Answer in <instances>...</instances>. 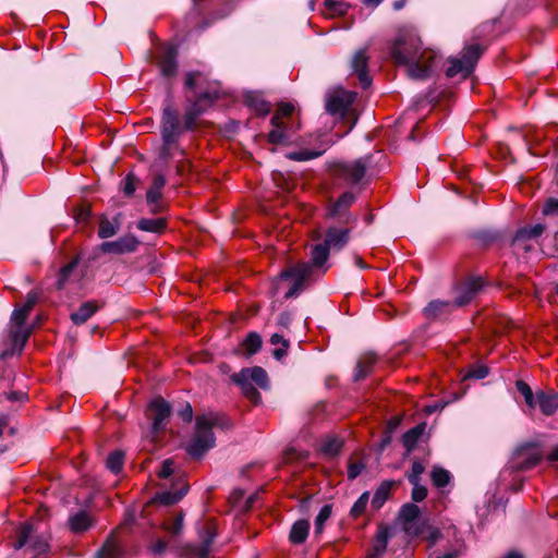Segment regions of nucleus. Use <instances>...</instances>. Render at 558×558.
I'll list each match as a JSON object with an SVG mask.
<instances>
[{
  "instance_id": "nucleus-1",
  "label": "nucleus",
  "mask_w": 558,
  "mask_h": 558,
  "mask_svg": "<svg viewBox=\"0 0 558 558\" xmlns=\"http://www.w3.org/2000/svg\"><path fill=\"white\" fill-rule=\"evenodd\" d=\"M351 230L349 225H339L332 221L326 229L324 241L314 245L311 251L312 264L300 263L282 270L274 282L275 292H278L282 284L288 283L289 289L284 298L298 296L304 290L313 268L323 267L328 260L330 252H339L348 244Z\"/></svg>"
},
{
  "instance_id": "nucleus-2",
  "label": "nucleus",
  "mask_w": 558,
  "mask_h": 558,
  "mask_svg": "<svg viewBox=\"0 0 558 558\" xmlns=\"http://www.w3.org/2000/svg\"><path fill=\"white\" fill-rule=\"evenodd\" d=\"M215 99L216 95L213 93L201 94L186 107L183 122H181L179 112L173 107L171 100L167 98L163 101L160 121V135L162 141L160 158L168 161L174 157L175 153L184 155V149L179 145V138L185 131H191L195 128L198 117L205 112L207 107L214 104Z\"/></svg>"
},
{
  "instance_id": "nucleus-3",
  "label": "nucleus",
  "mask_w": 558,
  "mask_h": 558,
  "mask_svg": "<svg viewBox=\"0 0 558 558\" xmlns=\"http://www.w3.org/2000/svg\"><path fill=\"white\" fill-rule=\"evenodd\" d=\"M390 54L398 65L407 68L412 80H426L437 68V52L422 48V41L414 29H401L390 47Z\"/></svg>"
},
{
  "instance_id": "nucleus-4",
  "label": "nucleus",
  "mask_w": 558,
  "mask_h": 558,
  "mask_svg": "<svg viewBox=\"0 0 558 558\" xmlns=\"http://www.w3.org/2000/svg\"><path fill=\"white\" fill-rule=\"evenodd\" d=\"M227 418L219 413H205L196 417L195 433L187 445V452L193 458L203 457L216 444L213 428H228Z\"/></svg>"
},
{
  "instance_id": "nucleus-5",
  "label": "nucleus",
  "mask_w": 558,
  "mask_h": 558,
  "mask_svg": "<svg viewBox=\"0 0 558 558\" xmlns=\"http://www.w3.org/2000/svg\"><path fill=\"white\" fill-rule=\"evenodd\" d=\"M231 379L241 388L243 395L255 404L260 401V393L254 385L263 389L268 386L267 373L259 366L243 368L233 374Z\"/></svg>"
},
{
  "instance_id": "nucleus-6",
  "label": "nucleus",
  "mask_w": 558,
  "mask_h": 558,
  "mask_svg": "<svg viewBox=\"0 0 558 558\" xmlns=\"http://www.w3.org/2000/svg\"><path fill=\"white\" fill-rule=\"evenodd\" d=\"M484 48L478 45H470L464 48L461 59H452L450 65L446 71L448 77H453L461 74L462 77L469 76L477 62L478 58L483 53Z\"/></svg>"
},
{
  "instance_id": "nucleus-7",
  "label": "nucleus",
  "mask_w": 558,
  "mask_h": 558,
  "mask_svg": "<svg viewBox=\"0 0 558 558\" xmlns=\"http://www.w3.org/2000/svg\"><path fill=\"white\" fill-rule=\"evenodd\" d=\"M368 163V157L359 158L352 162H338L335 165L332 173L335 178L342 180L349 185H354L364 178Z\"/></svg>"
},
{
  "instance_id": "nucleus-8",
  "label": "nucleus",
  "mask_w": 558,
  "mask_h": 558,
  "mask_svg": "<svg viewBox=\"0 0 558 558\" xmlns=\"http://www.w3.org/2000/svg\"><path fill=\"white\" fill-rule=\"evenodd\" d=\"M542 460V452L534 444L519 446L510 460V468L515 471H526Z\"/></svg>"
},
{
  "instance_id": "nucleus-9",
  "label": "nucleus",
  "mask_w": 558,
  "mask_h": 558,
  "mask_svg": "<svg viewBox=\"0 0 558 558\" xmlns=\"http://www.w3.org/2000/svg\"><path fill=\"white\" fill-rule=\"evenodd\" d=\"M215 536V525L213 523H206L199 530L201 545L187 544L183 546L180 549L181 556L184 558H206Z\"/></svg>"
},
{
  "instance_id": "nucleus-10",
  "label": "nucleus",
  "mask_w": 558,
  "mask_h": 558,
  "mask_svg": "<svg viewBox=\"0 0 558 558\" xmlns=\"http://www.w3.org/2000/svg\"><path fill=\"white\" fill-rule=\"evenodd\" d=\"M355 196L351 192H344L335 203L327 209V218L339 225H350L354 218L349 211L350 206L354 203Z\"/></svg>"
},
{
  "instance_id": "nucleus-11",
  "label": "nucleus",
  "mask_w": 558,
  "mask_h": 558,
  "mask_svg": "<svg viewBox=\"0 0 558 558\" xmlns=\"http://www.w3.org/2000/svg\"><path fill=\"white\" fill-rule=\"evenodd\" d=\"M171 413L170 404L162 398H155L148 405V416L151 420V433L155 435L161 432L168 422Z\"/></svg>"
},
{
  "instance_id": "nucleus-12",
  "label": "nucleus",
  "mask_w": 558,
  "mask_h": 558,
  "mask_svg": "<svg viewBox=\"0 0 558 558\" xmlns=\"http://www.w3.org/2000/svg\"><path fill=\"white\" fill-rule=\"evenodd\" d=\"M356 98V93L340 90L328 96L326 100V110L330 114L343 117L350 106Z\"/></svg>"
},
{
  "instance_id": "nucleus-13",
  "label": "nucleus",
  "mask_w": 558,
  "mask_h": 558,
  "mask_svg": "<svg viewBox=\"0 0 558 558\" xmlns=\"http://www.w3.org/2000/svg\"><path fill=\"white\" fill-rule=\"evenodd\" d=\"M483 286V280L480 277H472L463 281L456 289V305L463 306L470 303L478 294Z\"/></svg>"
},
{
  "instance_id": "nucleus-14",
  "label": "nucleus",
  "mask_w": 558,
  "mask_h": 558,
  "mask_svg": "<svg viewBox=\"0 0 558 558\" xmlns=\"http://www.w3.org/2000/svg\"><path fill=\"white\" fill-rule=\"evenodd\" d=\"M420 508L414 504H405L399 512V521L408 535L416 536L421 533L418 522Z\"/></svg>"
},
{
  "instance_id": "nucleus-15",
  "label": "nucleus",
  "mask_w": 558,
  "mask_h": 558,
  "mask_svg": "<svg viewBox=\"0 0 558 558\" xmlns=\"http://www.w3.org/2000/svg\"><path fill=\"white\" fill-rule=\"evenodd\" d=\"M140 241L132 234L119 238L116 241L104 242L99 245V251L102 253H111L121 255L125 253H133L137 250Z\"/></svg>"
},
{
  "instance_id": "nucleus-16",
  "label": "nucleus",
  "mask_w": 558,
  "mask_h": 558,
  "mask_svg": "<svg viewBox=\"0 0 558 558\" xmlns=\"http://www.w3.org/2000/svg\"><path fill=\"white\" fill-rule=\"evenodd\" d=\"M317 146L314 149L303 148L298 151L287 154V158L294 161H307L320 157L330 146L333 145L335 141L325 140L323 134H317L315 137Z\"/></svg>"
},
{
  "instance_id": "nucleus-17",
  "label": "nucleus",
  "mask_w": 558,
  "mask_h": 558,
  "mask_svg": "<svg viewBox=\"0 0 558 558\" xmlns=\"http://www.w3.org/2000/svg\"><path fill=\"white\" fill-rule=\"evenodd\" d=\"M368 57L365 49L357 50L352 60L351 69L359 77L362 88H367L371 85V77L367 73Z\"/></svg>"
},
{
  "instance_id": "nucleus-18",
  "label": "nucleus",
  "mask_w": 558,
  "mask_h": 558,
  "mask_svg": "<svg viewBox=\"0 0 558 558\" xmlns=\"http://www.w3.org/2000/svg\"><path fill=\"white\" fill-rule=\"evenodd\" d=\"M454 307H457L454 302L433 300L424 307L423 314L427 319H444L451 314Z\"/></svg>"
},
{
  "instance_id": "nucleus-19",
  "label": "nucleus",
  "mask_w": 558,
  "mask_h": 558,
  "mask_svg": "<svg viewBox=\"0 0 558 558\" xmlns=\"http://www.w3.org/2000/svg\"><path fill=\"white\" fill-rule=\"evenodd\" d=\"M177 56L178 51L174 46H167L163 48L161 56L158 60L160 73L163 77H172L177 73Z\"/></svg>"
},
{
  "instance_id": "nucleus-20",
  "label": "nucleus",
  "mask_w": 558,
  "mask_h": 558,
  "mask_svg": "<svg viewBox=\"0 0 558 558\" xmlns=\"http://www.w3.org/2000/svg\"><path fill=\"white\" fill-rule=\"evenodd\" d=\"M80 257H74L70 263L60 269L57 279V288L63 289L68 283L78 281L84 271H78Z\"/></svg>"
},
{
  "instance_id": "nucleus-21",
  "label": "nucleus",
  "mask_w": 558,
  "mask_h": 558,
  "mask_svg": "<svg viewBox=\"0 0 558 558\" xmlns=\"http://www.w3.org/2000/svg\"><path fill=\"white\" fill-rule=\"evenodd\" d=\"M166 184V179L162 174H157L151 183V186L147 191L146 201L150 206V211L157 214L162 210V206L159 204L161 197V190Z\"/></svg>"
},
{
  "instance_id": "nucleus-22",
  "label": "nucleus",
  "mask_w": 558,
  "mask_h": 558,
  "mask_svg": "<svg viewBox=\"0 0 558 558\" xmlns=\"http://www.w3.org/2000/svg\"><path fill=\"white\" fill-rule=\"evenodd\" d=\"M271 125L274 129L268 134V141L271 144H287L291 141V134L288 125L280 120L279 116L271 118Z\"/></svg>"
},
{
  "instance_id": "nucleus-23",
  "label": "nucleus",
  "mask_w": 558,
  "mask_h": 558,
  "mask_svg": "<svg viewBox=\"0 0 558 558\" xmlns=\"http://www.w3.org/2000/svg\"><path fill=\"white\" fill-rule=\"evenodd\" d=\"M389 538V529L387 526H379L366 558H380L386 551Z\"/></svg>"
},
{
  "instance_id": "nucleus-24",
  "label": "nucleus",
  "mask_w": 558,
  "mask_h": 558,
  "mask_svg": "<svg viewBox=\"0 0 558 558\" xmlns=\"http://www.w3.org/2000/svg\"><path fill=\"white\" fill-rule=\"evenodd\" d=\"M536 405L544 415L550 416L558 410V395L537 391Z\"/></svg>"
},
{
  "instance_id": "nucleus-25",
  "label": "nucleus",
  "mask_w": 558,
  "mask_h": 558,
  "mask_svg": "<svg viewBox=\"0 0 558 558\" xmlns=\"http://www.w3.org/2000/svg\"><path fill=\"white\" fill-rule=\"evenodd\" d=\"M121 228V214L116 215L112 220L106 216L99 219L98 236L100 239H108L116 235Z\"/></svg>"
},
{
  "instance_id": "nucleus-26",
  "label": "nucleus",
  "mask_w": 558,
  "mask_h": 558,
  "mask_svg": "<svg viewBox=\"0 0 558 558\" xmlns=\"http://www.w3.org/2000/svg\"><path fill=\"white\" fill-rule=\"evenodd\" d=\"M98 310L95 302L88 301L83 303L77 311L71 314V319L75 325H81L87 322Z\"/></svg>"
},
{
  "instance_id": "nucleus-27",
  "label": "nucleus",
  "mask_w": 558,
  "mask_h": 558,
  "mask_svg": "<svg viewBox=\"0 0 558 558\" xmlns=\"http://www.w3.org/2000/svg\"><path fill=\"white\" fill-rule=\"evenodd\" d=\"M310 531V523L306 520H299L293 523L289 539L292 544H302L306 541Z\"/></svg>"
},
{
  "instance_id": "nucleus-28",
  "label": "nucleus",
  "mask_w": 558,
  "mask_h": 558,
  "mask_svg": "<svg viewBox=\"0 0 558 558\" xmlns=\"http://www.w3.org/2000/svg\"><path fill=\"white\" fill-rule=\"evenodd\" d=\"M245 102L257 113L266 116L270 112V102L264 100L258 93L250 92L245 96Z\"/></svg>"
},
{
  "instance_id": "nucleus-29",
  "label": "nucleus",
  "mask_w": 558,
  "mask_h": 558,
  "mask_svg": "<svg viewBox=\"0 0 558 558\" xmlns=\"http://www.w3.org/2000/svg\"><path fill=\"white\" fill-rule=\"evenodd\" d=\"M544 230H545V226L542 223L522 228L517 232V234L513 239V244L521 245V242H523L524 240L536 239L542 235Z\"/></svg>"
},
{
  "instance_id": "nucleus-30",
  "label": "nucleus",
  "mask_w": 558,
  "mask_h": 558,
  "mask_svg": "<svg viewBox=\"0 0 558 558\" xmlns=\"http://www.w3.org/2000/svg\"><path fill=\"white\" fill-rule=\"evenodd\" d=\"M99 555L101 558H122L123 557V549L114 535H110L102 546V548L99 550Z\"/></svg>"
},
{
  "instance_id": "nucleus-31",
  "label": "nucleus",
  "mask_w": 558,
  "mask_h": 558,
  "mask_svg": "<svg viewBox=\"0 0 558 558\" xmlns=\"http://www.w3.org/2000/svg\"><path fill=\"white\" fill-rule=\"evenodd\" d=\"M376 361L375 355L373 354H366L362 356L356 364L353 378L354 380H362L367 376V374L371 372L372 366L374 365Z\"/></svg>"
},
{
  "instance_id": "nucleus-32",
  "label": "nucleus",
  "mask_w": 558,
  "mask_h": 558,
  "mask_svg": "<svg viewBox=\"0 0 558 558\" xmlns=\"http://www.w3.org/2000/svg\"><path fill=\"white\" fill-rule=\"evenodd\" d=\"M69 524L72 531L83 532L92 525V519L86 511H78L69 518Z\"/></svg>"
},
{
  "instance_id": "nucleus-33",
  "label": "nucleus",
  "mask_w": 558,
  "mask_h": 558,
  "mask_svg": "<svg viewBox=\"0 0 558 558\" xmlns=\"http://www.w3.org/2000/svg\"><path fill=\"white\" fill-rule=\"evenodd\" d=\"M137 228L146 232L160 233L166 228V220L163 218H143L137 222Z\"/></svg>"
},
{
  "instance_id": "nucleus-34",
  "label": "nucleus",
  "mask_w": 558,
  "mask_h": 558,
  "mask_svg": "<svg viewBox=\"0 0 558 558\" xmlns=\"http://www.w3.org/2000/svg\"><path fill=\"white\" fill-rule=\"evenodd\" d=\"M349 4L337 0H325L324 1V14L329 17L336 15H343L347 13Z\"/></svg>"
},
{
  "instance_id": "nucleus-35",
  "label": "nucleus",
  "mask_w": 558,
  "mask_h": 558,
  "mask_svg": "<svg viewBox=\"0 0 558 558\" xmlns=\"http://www.w3.org/2000/svg\"><path fill=\"white\" fill-rule=\"evenodd\" d=\"M185 493H186V488H181L175 492H172V490L162 492V493L156 495L155 501H157L161 505H165V506H170V505L177 504L179 500H181L183 498V496L185 495Z\"/></svg>"
},
{
  "instance_id": "nucleus-36",
  "label": "nucleus",
  "mask_w": 558,
  "mask_h": 558,
  "mask_svg": "<svg viewBox=\"0 0 558 558\" xmlns=\"http://www.w3.org/2000/svg\"><path fill=\"white\" fill-rule=\"evenodd\" d=\"M425 427L423 424L417 425L411 429H409L402 437L403 446L407 448L408 452L413 450L417 440L422 436Z\"/></svg>"
},
{
  "instance_id": "nucleus-37",
  "label": "nucleus",
  "mask_w": 558,
  "mask_h": 558,
  "mask_svg": "<svg viewBox=\"0 0 558 558\" xmlns=\"http://www.w3.org/2000/svg\"><path fill=\"white\" fill-rule=\"evenodd\" d=\"M262 347V338L257 332H250L242 341V348L246 355H253L259 351Z\"/></svg>"
},
{
  "instance_id": "nucleus-38",
  "label": "nucleus",
  "mask_w": 558,
  "mask_h": 558,
  "mask_svg": "<svg viewBox=\"0 0 558 558\" xmlns=\"http://www.w3.org/2000/svg\"><path fill=\"white\" fill-rule=\"evenodd\" d=\"M390 489H391L390 483H383L377 488V490L375 492L373 499H372V507L374 509H379L384 506V504L386 502V500L389 497Z\"/></svg>"
},
{
  "instance_id": "nucleus-39",
  "label": "nucleus",
  "mask_w": 558,
  "mask_h": 558,
  "mask_svg": "<svg viewBox=\"0 0 558 558\" xmlns=\"http://www.w3.org/2000/svg\"><path fill=\"white\" fill-rule=\"evenodd\" d=\"M342 447V440L336 436L328 437L322 444V452L328 457L337 456Z\"/></svg>"
},
{
  "instance_id": "nucleus-40",
  "label": "nucleus",
  "mask_w": 558,
  "mask_h": 558,
  "mask_svg": "<svg viewBox=\"0 0 558 558\" xmlns=\"http://www.w3.org/2000/svg\"><path fill=\"white\" fill-rule=\"evenodd\" d=\"M123 462L124 453L121 451H113L108 456L106 465L112 473L118 474L122 470Z\"/></svg>"
},
{
  "instance_id": "nucleus-41",
  "label": "nucleus",
  "mask_w": 558,
  "mask_h": 558,
  "mask_svg": "<svg viewBox=\"0 0 558 558\" xmlns=\"http://www.w3.org/2000/svg\"><path fill=\"white\" fill-rule=\"evenodd\" d=\"M515 386L518 391L524 397L527 407L534 409L536 407V395L534 396L531 387L523 380H518Z\"/></svg>"
},
{
  "instance_id": "nucleus-42",
  "label": "nucleus",
  "mask_w": 558,
  "mask_h": 558,
  "mask_svg": "<svg viewBox=\"0 0 558 558\" xmlns=\"http://www.w3.org/2000/svg\"><path fill=\"white\" fill-rule=\"evenodd\" d=\"M430 476L433 484L439 488L445 487L450 482V473L442 468L434 466Z\"/></svg>"
},
{
  "instance_id": "nucleus-43",
  "label": "nucleus",
  "mask_w": 558,
  "mask_h": 558,
  "mask_svg": "<svg viewBox=\"0 0 558 558\" xmlns=\"http://www.w3.org/2000/svg\"><path fill=\"white\" fill-rule=\"evenodd\" d=\"M28 337H29V330H24L22 327H15V329L12 330V332H11L13 347L15 349H17L19 352H21L23 347L25 345Z\"/></svg>"
},
{
  "instance_id": "nucleus-44",
  "label": "nucleus",
  "mask_w": 558,
  "mask_h": 558,
  "mask_svg": "<svg viewBox=\"0 0 558 558\" xmlns=\"http://www.w3.org/2000/svg\"><path fill=\"white\" fill-rule=\"evenodd\" d=\"M33 525L31 523H24L20 530L19 541L15 543L14 548L20 549L32 541Z\"/></svg>"
},
{
  "instance_id": "nucleus-45",
  "label": "nucleus",
  "mask_w": 558,
  "mask_h": 558,
  "mask_svg": "<svg viewBox=\"0 0 558 558\" xmlns=\"http://www.w3.org/2000/svg\"><path fill=\"white\" fill-rule=\"evenodd\" d=\"M368 500L369 494L367 492L363 493L352 506L351 514L355 518L360 517L365 511Z\"/></svg>"
},
{
  "instance_id": "nucleus-46",
  "label": "nucleus",
  "mask_w": 558,
  "mask_h": 558,
  "mask_svg": "<svg viewBox=\"0 0 558 558\" xmlns=\"http://www.w3.org/2000/svg\"><path fill=\"white\" fill-rule=\"evenodd\" d=\"M331 515V506L325 505L315 519V532L320 533L323 531L324 523Z\"/></svg>"
},
{
  "instance_id": "nucleus-47",
  "label": "nucleus",
  "mask_w": 558,
  "mask_h": 558,
  "mask_svg": "<svg viewBox=\"0 0 558 558\" xmlns=\"http://www.w3.org/2000/svg\"><path fill=\"white\" fill-rule=\"evenodd\" d=\"M29 312L31 311L23 305L16 307L12 313L11 320L16 325V327H23Z\"/></svg>"
},
{
  "instance_id": "nucleus-48",
  "label": "nucleus",
  "mask_w": 558,
  "mask_h": 558,
  "mask_svg": "<svg viewBox=\"0 0 558 558\" xmlns=\"http://www.w3.org/2000/svg\"><path fill=\"white\" fill-rule=\"evenodd\" d=\"M183 513L177 514L171 523L165 524V530L168 531L172 535H179L183 529Z\"/></svg>"
},
{
  "instance_id": "nucleus-49",
  "label": "nucleus",
  "mask_w": 558,
  "mask_h": 558,
  "mask_svg": "<svg viewBox=\"0 0 558 558\" xmlns=\"http://www.w3.org/2000/svg\"><path fill=\"white\" fill-rule=\"evenodd\" d=\"M307 456L308 453L306 451L298 450L296 448L291 447L284 452L283 459L287 463H290L296 460H304L307 458Z\"/></svg>"
},
{
  "instance_id": "nucleus-50",
  "label": "nucleus",
  "mask_w": 558,
  "mask_h": 558,
  "mask_svg": "<svg viewBox=\"0 0 558 558\" xmlns=\"http://www.w3.org/2000/svg\"><path fill=\"white\" fill-rule=\"evenodd\" d=\"M424 465L420 461H414L412 464L411 473L408 475V480L412 485H416L420 482L421 475L424 473Z\"/></svg>"
},
{
  "instance_id": "nucleus-51",
  "label": "nucleus",
  "mask_w": 558,
  "mask_h": 558,
  "mask_svg": "<svg viewBox=\"0 0 558 558\" xmlns=\"http://www.w3.org/2000/svg\"><path fill=\"white\" fill-rule=\"evenodd\" d=\"M137 178L133 173H129L124 179L123 192L125 195L131 196L135 192V184Z\"/></svg>"
},
{
  "instance_id": "nucleus-52",
  "label": "nucleus",
  "mask_w": 558,
  "mask_h": 558,
  "mask_svg": "<svg viewBox=\"0 0 558 558\" xmlns=\"http://www.w3.org/2000/svg\"><path fill=\"white\" fill-rule=\"evenodd\" d=\"M173 461L171 459H167L162 462L161 468L158 472V476L161 478H168L174 472Z\"/></svg>"
},
{
  "instance_id": "nucleus-53",
  "label": "nucleus",
  "mask_w": 558,
  "mask_h": 558,
  "mask_svg": "<svg viewBox=\"0 0 558 558\" xmlns=\"http://www.w3.org/2000/svg\"><path fill=\"white\" fill-rule=\"evenodd\" d=\"M487 375H488V369H487V367H486V366H483V365H478V366H473V367L468 372L466 377H469V378L482 379V378H485Z\"/></svg>"
},
{
  "instance_id": "nucleus-54",
  "label": "nucleus",
  "mask_w": 558,
  "mask_h": 558,
  "mask_svg": "<svg viewBox=\"0 0 558 558\" xmlns=\"http://www.w3.org/2000/svg\"><path fill=\"white\" fill-rule=\"evenodd\" d=\"M427 496V489L425 486L421 485L420 482H416V485H413L412 489V499L416 502L422 501Z\"/></svg>"
},
{
  "instance_id": "nucleus-55",
  "label": "nucleus",
  "mask_w": 558,
  "mask_h": 558,
  "mask_svg": "<svg viewBox=\"0 0 558 558\" xmlns=\"http://www.w3.org/2000/svg\"><path fill=\"white\" fill-rule=\"evenodd\" d=\"M364 469V464L360 462L350 463L348 468V477L350 480L356 478Z\"/></svg>"
},
{
  "instance_id": "nucleus-56",
  "label": "nucleus",
  "mask_w": 558,
  "mask_h": 558,
  "mask_svg": "<svg viewBox=\"0 0 558 558\" xmlns=\"http://www.w3.org/2000/svg\"><path fill=\"white\" fill-rule=\"evenodd\" d=\"M293 110H294V106L292 104H288V102L281 104L275 116H279L280 120H282V118L291 116Z\"/></svg>"
},
{
  "instance_id": "nucleus-57",
  "label": "nucleus",
  "mask_w": 558,
  "mask_h": 558,
  "mask_svg": "<svg viewBox=\"0 0 558 558\" xmlns=\"http://www.w3.org/2000/svg\"><path fill=\"white\" fill-rule=\"evenodd\" d=\"M544 215H554L558 214V199L551 198L549 199L543 208Z\"/></svg>"
},
{
  "instance_id": "nucleus-58",
  "label": "nucleus",
  "mask_w": 558,
  "mask_h": 558,
  "mask_svg": "<svg viewBox=\"0 0 558 558\" xmlns=\"http://www.w3.org/2000/svg\"><path fill=\"white\" fill-rule=\"evenodd\" d=\"M167 548V543L163 541V539H156L151 545H150V550L156 554V555H160L162 554Z\"/></svg>"
},
{
  "instance_id": "nucleus-59",
  "label": "nucleus",
  "mask_w": 558,
  "mask_h": 558,
  "mask_svg": "<svg viewBox=\"0 0 558 558\" xmlns=\"http://www.w3.org/2000/svg\"><path fill=\"white\" fill-rule=\"evenodd\" d=\"M179 415L182 417L184 422H191L193 418V410L192 407L186 403L180 411Z\"/></svg>"
},
{
  "instance_id": "nucleus-60",
  "label": "nucleus",
  "mask_w": 558,
  "mask_h": 558,
  "mask_svg": "<svg viewBox=\"0 0 558 558\" xmlns=\"http://www.w3.org/2000/svg\"><path fill=\"white\" fill-rule=\"evenodd\" d=\"M291 320H292L291 314L288 312H283L278 317V325L287 328L290 325Z\"/></svg>"
},
{
  "instance_id": "nucleus-61",
  "label": "nucleus",
  "mask_w": 558,
  "mask_h": 558,
  "mask_svg": "<svg viewBox=\"0 0 558 558\" xmlns=\"http://www.w3.org/2000/svg\"><path fill=\"white\" fill-rule=\"evenodd\" d=\"M37 300H38L37 293L36 292H29L27 294L26 302L23 304V306H25L27 310L32 311V308L36 304Z\"/></svg>"
},
{
  "instance_id": "nucleus-62",
  "label": "nucleus",
  "mask_w": 558,
  "mask_h": 558,
  "mask_svg": "<svg viewBox=\"0 0 558 558\" xmlns=\"http://www.w3.org/2000/svg\"><path fill=\"white\" fill-rule=\"evenodd\" d=\"M37 300H38L37 293L36 292H29L27 294L26 302L23 304V306H25L27 310L32 311V308L36 304Z\"/></svg>"
},
{
  "instance_id": "nucleus-63",
  "label": "nucleus",
  "mask_w": 558,
  "mask_h": 558,
  "mask_svg": "<svg viewBox=\"0 0 558 558\" xmlns=\"http://www.w3.org/2000/svg\"><path fill=\"white\" fill-rule=\"evenodd\" d=\"M199 74L196 72L189 73L185 78V86L190 89H193L196 85V80Z\"/></svg>"
},
{
  "instance_id": "nucleus-64",
  "label": "nucleus",
  "mask_w": 558,
  "mask_h": 558,
  "mask_svg": "<svg viewBox=\"0 0 558 558\" xmlns=\"http://www.w3.org/2000/svg\"><path fill=\"white\" fill-rule=\"evenodd\" d=\"M270 343L274 345L281 344L284 348L289 347L288 340L283 339L279 333H274L270 338Z\"/></svg>"
}]
</instances>
